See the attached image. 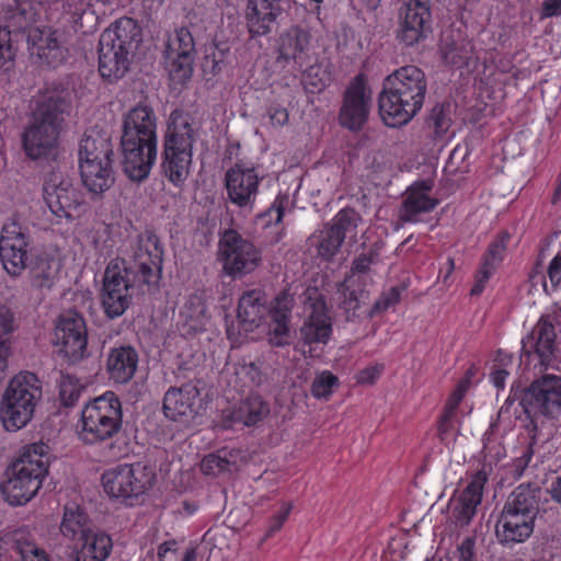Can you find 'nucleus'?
<instances>
[{
	"instance_id": "obj_1",
	"label": "nucleus",
	"mask_w": 561,
	"mask_h": 561,
	"mask_svg": "<svg viewBox=\"0 0 561 561\" xmlns=\"http://www.w3.org/2000/svg\"><path fill=\"white\" fill-rule=\"evenodd\" d=\"M157 116L148 105L130 108L123 118L121 147L124 171L127 176L140 182L148 178L157 159Z\"/></svg>"
},
{
	"instance_id": "obj_2",
	"label": "nucleus",
	"mask_w": 561,
	"mask_h": 561,
	"mask_svg": "<svg viewBox=\"0 0 561 561\" xmlns=\"http://www.w3.org/2000/svg\"><path fill=\"white\" fill-rule=\"evenodd\" d=\"M426 78L416 66H403L383 81L379 111L391 127L408 124L422 108L426 94Z\"/></svg>"
},
{
	"instance_id": "obj_3",
	"label": "nucleus",
	"mask_w": 561,
	"mask_h": 561,
	"mask_svg": "<svg viewBox=\"0 0 561 561\" xmlns=\"http://www.w3.org/2000/svg\"><path fill=\"white\" fill-rule=\"evenodd\" d=\"M196 129L188 114L175 110L170 114L164 137L162 170L175 186H184L193 163Z\"/></svg>"
},
{
	"instance_id": "obj_4",
	"label": "nucleus",
	"mask_w": 561,
	"mask_h": 561,
	"mask_svg": "<svg viewBox=\"0 0 561 561\" xmlns=\"http://www.w3.org/2000/svg\"><path fill=\"white\" fill-rule=\"evenodd\" d=\"M66 108L67 103L61 96L44 98L23 133V148L28 158L33 160L55 158L61 115Z\"/></svg>"
},
{
	"instance_id": "obj_5",
	"label": "nucleus",
	"mask_w": 561,
	"mask_h": 561,
	"mask_svg": "<svg viewBox=\"0 0 561 561\" xmlns=\"http://www.w3.org/2000/svg\"><path fill=\"white\" fill-rule=\"evenodd\" d=\"M42 398L38 378L22 371L10 379L0 399V421L7 432L24 428L33 419Z\"/></svg>"
},
{
	"instance_id": "obj_6",
	"label": "nucleus",
	"mask_w": 561,
	"mask_h": 561,
	"mask_svg": "<svg viewBox=\"0 0 561 561\" xmlns=\"http://www.w3.org/2000/svg\"><path fill=\"white\" fill-rule=\"evenodd\" d=\"M139 34L137 23L130 18L117 20L101 34L99 71L103 78L117 80L126 73L128 55Z\"/></svg>"
},
{
	"instance_id": "obj_7",
	"label": "nucleus",
	"mask_w": 561,
	"mask_h": 561,
	"mask_svg": "<svg viewBox=\"0 0 561 561\" xmlns=\"http://www.w3.org/2000/svg\"><path fill=\"white\" fill-rule=\"evenodd\" d=\"M122 421L123 411L118 397L106 391L83 405L77 424L78 438L87 445L102 443L119 432Z\"/></svg>"
},
{
	"instance_id": "obj_8",
	"label": "nucleus",
	"mask_w": 561,
	"mask_h": 561,
	"mask_svg": "<svg viewBox=\"0 0 561 561\" xmlns=\"http://www.w3.org/2000/svg\"><path fill=\"white\" fill-rule=\"evenodd\" d=\"M538 503L534 492L519 485L507 499L495 526L500 542L511 545L526 541L533 534Z\"/></svg>"
},
{
	"instance_id": "obj_9",
	"label": "nucleus",
	"mask_w": 561,
	"mask_h": 561,
	"mask_svg": "<svg viewBox=\"0 0 561 561\" xmlns=\"http://www.w3.org/2000/svg\"><path fill=\"white\" fill-rule=\"evenodd\" d=\"M217 260L231 278L252 274L262 264V251L236 230H226L218 241Z\"/></svg>"
},
{
	"instance_id": "obj_10",
	"label": "nucleus",
	"mask_w": 561,
	"mask_h": 561,
	"mask_svg": "<svg viewBox=\"0 0 561 561\" xmlns=\"http://www.w3.org/2000/svg\"><path fill=\"white\" fill-rule=\"evenodd\" d=\"M136 275L125 260L116 257L107 264L101 290V302L111 319L121 317L130 306Z\"/></svg>"
},
{
	"instance_id": "obj_11",
	"label": "nucleus",
	"mask_w": 561,
	"mask_h": 561,
	"mask_svg": "<svg viewBox=\"0 0 561 561\" xmlns=\"http://www.w3.org/2000/svg\"><path fill=\"white\" fill-rule=\"evenodd\" d=\"M104 492L112 499L127 501L138 499L151 489L154 473L141 463L121 465L102 474Z\"/></svg>"
},
{
	"instance_id": "obj_12",
	"label": "nucleus",
	"mask_w": 561,
	"mask_h": 561,
	"mask_svg": "<svg viewBox=\"0 0 561 561\" xmlns=\"http://www.w3.org/2000/svg\"><path fill=\"white\" fill-rule=\"evenodd\" d=\"M44 201L58 222H70L87 211L82 193L69 179L53 175L44 185Z\"/></svg>"
},
{
	"instance_id": "obj_13",
	"label": "nucleus",
	"mask_w": 561,
	"mask_h": 561,
	"mask_svg": "<svg viewBox=\"0 0 561 561\" xmlns=\"http://www.w3.org/2000/svg\"><path fill=\"white\" fill-rule=\"evenodd\" d=\"M30 238L25 229L15 220H8L0 236V261L12 276H19L28 261Z\"/></svg>"
},
{
	"instance_id": "obj_14",
	"label": "nucleus",
	"mask_w": 561,
	"mask_h": 561,
	"mask_svg": "<svg viewBox=\"0 0 561 561\" xmlns=\"http://www.w3.org/2000/svg\"><path fill=\"white\" fill-rule=\"evenodd\" d=\"M88 334L84 319L77 312L62 313L55 329V346L70 362L81 359L87 351Z\"/></svg>"
},
{
	"instance_id": "obj_15",
	"label": "nucleus",
	"mask_w": 561,
	"mask_h": 561,
	"mask_svg": "<svg viewBox=\"0 0 561 561\" xmlns=\"http://www.w3.org/2000/svg\"><path fill=\"white\" fill-rule=\"evenodd\" d=\"M528 407L535 414L549 420L561 417V376L545 374L527 390Z\"/></svg>"
},
{
	"instance_id": "obj_16",
	"label": "nucleus",
	"mask_w": 561,
	"mask_h": 561,
	"mask_svg": "<svg viewBox=\"0 0 561 561\" xmlns=\"http://www.w3.org/2000/svg\"><path fill=\"white\" fill-rule=\"evenodd\" d=\"M28 50L42 64L50 67L61 65L68 56L62 34L50 26H34L27 32Z\"/></svg>"
},
{
	"instance_id": "obj_17",
	"label": "nucleus",
	"mask_w": 561,
	"mask_h": 561,
	"mask_svg": "<svg viewBox=\"0 0 561 561\" xmlns=\"http://www.w3.org/2000/svg\"><path fill=\"white\" fill-rule=\"evenodd\" d=\"M263 175L254 167L236 164L226 172V188L229 201L240 208L252 210Z\"/></svg>"
},
{
	"instance_id": "obj_18",
	"label": "nucleus",
	"mask_w": 561,
	"mask_h": 561,
	"mask_svg": "<svg viewBox=\"0 0 561 561\" xmlns=\"http://www.w3.org/2000/svg\"><path fill=\"white\" fill-rule=\"evenodd\" d=\"M305 310L308 317L300 330L302 340L310 345L327 344L332 334V320L317 289L307 290Z\"/></svg>"
},
{
	"instance_id": "obj_19",
	"label": "nucleus",
	"mask_w": 561,
	"mask_h": 561,
	"mask_svg": "<svg viewBox=\"0 0 561 561\" xmlns=\"http://www.w3.org/2000/svg\"><path fill=\"white\" fill-rule=\"evenodd\" d=\"M439 201L434 194V182L421 180L412 183L403 195L399 211L400 219L404 222L416 224L422 216L433 211Z\"/></svg>"
},
{
	"instance_id": "obj_20",
	"label": "nucleus",
	"mask_w": 561,
	"mask_h": 561,
	"mask_svg": "<svg viewBox=\"0 0 561 561\" xmlns=\"http://www.w3.org/2000/svg\"><path fill=\"white\" fill-rule=\"evenodd\" d=\"M430 16L427 0H405L400 11L399 41L407 46L420 43L425 37Z\"/></svg>"
},
{
	"instance_id": "obj_21",
	"label": "nucleus",
	"mask_w": 561,
	"mask_h": 561,
	"mask_svg": "<svg viewBox=\"0 0 561 561\" xmlns=\"http://www.w3.org/2000/svg\"><path fill=\"white\" fill-rule=\"evenodd\" d=\"M370 106V91L362 79H355L345 92L344 103L340 112L341 125L351 130L362 128L368 118Z\"/></svg>"
},
{
	"instance_id": "obj_22",
	"label": "nucleus",
	"mask_w": 561,
	"mask_h": 561,
	"mask_svg": "<svg viewBox=\"0 0 561 561\" xmlns=\"http://www.w3.org/2000/svg\"><path fill=\"white\" fill-rule=\"evenodd\" d=\"M199 388L188 382L180 388H170L163 398V412L168 419L184 421L197 414L201 408Z\"/></svg>"
},
{
	"instance_id": "obj_23",
	"label": "nucleus",
	"mask_w": 561,
	"mask_h": 561,
	"mask_svg": "<svg viewBox=\"0 0 561 561\" xmlns=\"http://www.w3.org/2000/svg\"><path fill=\"white\" fill-rule=\"evenodd\" d=\"M43 479L23 468L12 466L8 478L1 485L5 501L11 505H24L30 502L42 488Z\"/></svg>"
},
{
	"instance_id": "obj_24",
	"label": "nucleus",
	"mask_w": 561,
	"mask_h": 561,
	"mask_svg": "<svg viewBox=\"0 0 561 561\" xmlns=\"http://www.w3.org/2000/svg\"><path fill=\"white\" fill-rule=\"evenodd\" d=\"M486 482L484 472H477L465 490L450 501V516L456 525L467 526L477 513L482 501L483 488Z\"/></svg>"
},
{
	"instance_id": "obj_25",
	"label": "nucleus",
	"mask_w": 561,
	"mask_h": 561,
	"mask_svg": "<svg viewBox=\"0 0 561 561\" xmlns=\"http://www.w3.org/2000/svg\"><path fill=\"white\" fill-rule=\"evenodd\" d=\"M370 264L371 259L369 256L359 255L353 263L352 275L341 285L342 304L347 312H355L368 299V291L362 288L360 284L363 282V274L368 271Z\"/></svg>"
},
{
	"instance_id": "obj_26",
	"label": "nucleus",
	"mask_w": 561,
	"mask_h": 561,
	"mask_svg": "<svg viewBox=\"0 0 561 561\" xmlns=\"http://www.w3.org/2000/svg\"><path fill=\"white\" fill-rule=\"evenodd\" d=\"M280 12V0H249L245 14L249 32L254 36L266 35Z\"/></svg>"
},
{
	"instance_id": "obj_27",
	"label": "nucleus",
	"mask_w": 561,
	"mask_h": 561,
	"mask_svg": "<svg viewBox=\"0 0 561 561\" xmlns=\"http://www.w3.org/2000/svg\"><path fill=\"white\" fill-rule=\"evenodd\" d=\"M79 162L113 161V145L110 136L98 129L84 131L79 145Z\"/></svg>"
},
{
	"instance_id": "obj_28",
	"label": "nucleus",
	"mask_w": 561,
	"mask_h": 561,
	"mask_svg": "<svg viewBox=\"0 0 561 561\" xmlns=\"http://www.w3.org/2000/svg\"><path fill=\"white\" fill-rule=\"evenodd\" d=\"M294 299L288 293H280L274 301L270 313L272 324L270 328V342L276 346L285 345L289 342L288 321Z\"/></svg>"
},
{
	"instance_id": "obj_29",
	"label": "nucleus",
	"mask_w": 561,
	"mask_h": 561,
	"mask_svg": "<svg viewBox=\"0 0 561 561\" xmlns=\"http://www.w3.org/2000/svg\"><path fill=\"white\" fill-rule=\"evenodd\" d=\"M84 187L94 195H101L114 183L113 161L79 162Z\"/></svg>"
},
{
	"instance_id": "obj_30",
	"label": "nucleus",
	"mask_w": 561,
	"mask_h": 561,
	"mask_svg": "<svg viewBox=\"0 0 561 561\" xmlns=\"http://www.w3.org/2000/svg\"><path fill=\"white\" fill-rule=\"evenodd\" d=\"M138 365V354L130 346L113 348L106 360L110 378L117 383L128 382L135 375Z\"/></svg>"
},
{
	"instance_id": "obj_31",
	"label": "nucleus",
	"mask_w": 561,
	"mask_h": 561,
	"mask_svg": "<svg viewBox=\"0 0 561 561\" xmlns=\"http://www.w3.org/2000/svg\"><path fill=\"white\" fill-rule=\"evenodd\" d=\"M267 299L260 289H252L244 293L238 306V319L245 331L259 327L267 312Z\"/></svg>"
},
{
	"instance_id": "obj_32",
	"label": "nucleus",
	"mask_w": 561,
	"mask_h": 561,
	"mask_svg": "<svg viewBox=\"0 0 561 561\" xmlns=\"http://www.w3.org/2000/svg\"><path fill=\"white\" fill-rule=\"evenodd\" d=\"M79 542L77 561H104L113 548L112 538L94 529H91Z\"/></svg>"
},
{
	"instance_id": "obj_33",
	"label": "nucleus",
	"mask_w": 561,
	"mask_h": 561,
	"mask_svg": "<svg viewBox=\"0 0 561 561\" xmlns=\"http://www.w3.org/2000/svg\"><path fill=\"white\" fill-rule=\"evenodd\" d=\"M310 47V34L302 28L291 27L279 38V56L302 64Z\"/></svg>"
},
{
	"instance_id": "obj_34",
	"label": "nucleus",
	"mask_w": 561,
	"mask_h": 561,
	"mask_svg": "<svg viewBox=\"0 0 561 561\" xmlns=\"http://www.w3.org/2000/svg\"><path fill=\"white\" fill-rule=\"evenodd\" d=\"M49 451V446L42 442L26 445L13 465L44 480L48 472Z\"/></svg>"
},
{
	"instance_id": "obj_35",
	"label": "nucleus",
	"mask_w": 561,
	"mask_h": 561,
	"mask_svg": "<svg viewBox=\"0 0 561 561\" xmlns=\"http://www.w3.org/2000/svg\"><path fill=\"white\" fill-rule=\"evenodd\" d=\"M556 329L549 318L541 317L527 341H523L525 350L529 343L535 346V352L540 357L541 363L549 360L554 351Z\"/></svg>"
},
{
	"instance_id": "obj_36",
	"label": "nucleus",
	"mask_w": 561,
	"mask_h": 561,
	"mask_svg": "<svg viewBox=\"0 0 561 561\" xmlns=\"http://www.w3.org/2000/svg\"><path fill=\"white\" fill-rule=\"evenodd\" d=\"M267 413L266 403L260 397L251 396L233 411L225 412V417L229 421V425L240 423L249 426L261 421Z\"/></svg>"
},
{
	"instance_id": "obj_37",
	"label": "nucleus",
	"mask_w": 561,
	"mask_h": 561,
	"mask_svg": "<svg viewBox=\"0 0 561 561\" xmlns=\"http://www.w3.org/2000/svg\"><path fill=\"white\" fill-rule=\"evenodd\" d=\"M91 529L89 517L79 506L67 505L65 507L60 524L64 537L72 541H80Z\"/></svg>"
},
{
	"instance_id": "obj_38",
	"label": "nucleus",
	"mask_w": 561,
	"mask_h": 561,
	"mask_svg": "<svg viewBox=\"0 0 561 561\" xmlns=\"http://www.w3.org/2000/svg\"><path fill=\"white\" fill-rule=\"evenodd\" d=\"M180 321L186 332H197L205 328L208 317L201 296H191L180 310Z\"/></svg>"
},
{
	"instance_id": "obj_39",
	"label": "nucleus",
	"mask_w": 561,
	"mask_h": 561,
	"mask_svg": "<svg viewBox=\"0 0 561 561\" xmlns=\"http://www.w3.org/2000/svg\"><path fill=\"white\" fill-rule=\"evenodd\" d=\"M311 245L317 249L318 254L330 260L340 250L343 241L336 229H333L331 225H325L322 229L317 231L310 238Z\"/></svg>"
},
{
	"instance_id": "obj_40",
	"label": "nucleus",
	"mask_w": 561,
	"mask_h": 561,
	"mask_svg": "<svg viewBox=\"0 0 561 561\" xmlns=\"http://www.w3.org/2000/svg\"><path fill=\"white\" fill-rule=\"evenodd\" d=\"M136 260L144 273H150L153 268H159L162 262V249L158 244L156 237H147L139 242L136 252Z\"/></svg>"
},
{
	"instance_id": "obj_41",
	"label": "nucleus",
	"mask_w": 561,
	"mask_h": 561,
	"mask_svg": "<svg viewBox=\"0 0 561 561\" xmlns=\"http://www.w3.org/2000/svg\"><path fill=\"white\" fill-rule=\"evenodd\" d=\"M58 263L54 260L39 259L30 271L31 286L38 290L50 289L54 285Z\"/></svg>"
},
{
	"instance_id": "obj_42",
	"label": "nucleus",
	"mask_w": 561,
	"mask_h": 561,
	"mask_svg": "<svg viewBox=\"0 0 561 561\" xmlns=\"http://www.w3.org/2000/svg\"><path fill=\"white\" fill-rule=\"evenodd\" d=\"M15 323L11 310L4 306H0V381L4 378L8 367V357L10 348L8 336L14 331Z\"/></svg>"
},
{
	"instance_id": "obj_43",
	"label": "nucleus",
	"mask_w": 561,
	"mask_h": 561,
	"mask_svg": "<svg viewBox=\"0 0 561 561\" xmlns=\"http://www.w3.org/2000/svg\"><path fill=\"white\" fill-rule=\"evenodd\" d=\"M360 224L362 217L355 210L342 209L334 216L330 225L333 229H336L342 241L345 239L356 241Z\"/></svg>"
},
{
	"instance_id": "obj_44",
	"label": "nucleus",
	"mask_w": 561,
	"mask_h": 561,
	"mask_svg": "<svg viewBox=\"0 0 561 561\" xmlns=\"http://www.w3.org/2000/svg\"><path fill=\"white\" fill-rule=\"evenodd\" d=\"M192 55H168L165 54V69L170 80L175 84L186 82L193 72Z\"/></svg>"
},
{
	"instance_id": "obj_45",
	"label": "nucleus",
	"mask_w": 561,
	"mask_h": 561,
	"mask_svg": "<svg viewBox=\"0 0 561 561\" xmlns=\"http://www.w3.org/2000/svg\"><path fill=\"white\" fill-rule=\"evenodd\" d=\"M225 541V536L219 529L208 530L196 549H192L185 553L183 561H208L209 556L206 552L211 547H219Z\"/></svg>"
},
{
	"instance_id": "obj_46",
	"label": "nucleus",
	"mask_w": 561,
	"mask_h": 561,
	"mask_svg": "<svg viewBox=\"0 0 561 561\" xmlns=\"http://www.w3.org/2000/svg\"><path fill=\"white\" fill-rule=\"evenodd\" d=\"M18 34L8 27H0V69L9 67L18 53Z\"/></svg>"
},
{
	"instance_id": "obj_47",
	"label": "nucleus",
	"mask_w": 561,
	"mask_h": 561,
	"mask_svg": "<svg viewBox=\"0 0 561 561\" xmlns=\"http://www.w3.org/2000/svg\"><path fill=\"white\" fill-rule=\"evenodd\" d=\"M83 390L81 381L71 375H65L59 381V399L65 407H72Z\"/></svg>"
},
{
	"instance_id": "obj_48",
	"label": "nucleus",
	"mask_w": 561,
	"mask_h": 561,
	"mask_svg": "<svg viewBox=\"0 0 561 561\" xmlns=\"http://www.w3.org/2000/svg\"><path fill=\"white\" fill-rule=\"evenodd\" d=\"M193 37L185 27L176 30L168 41L165 54L168 55H192Z\"/></svg>"
},
{
	"instance_id": "obj_49",
	"label": "nucleus",
	"mask_w": 561,
	"mask_h": 561,
	"mask_svg": "<svg viewBox=\"0 0 561 561\" xmlns=\"http://www.w3.org/2000/svg\"><path fill=\"white\" fill-rule=\"evenodd\" d=\"M337 383L339 379L336 376L329 370H323L316 375L311 386V393L317 399L328 400Z\"/></svg>"
},
{
	"instance_id": "obj_50",
	"label": "nucleus",
	"mask_w": 561,
	"mask_h": 561,
	"mask_svg": "<svg viewBox=\"0 0 561 561\" xmlns=\"http://www.w3.org/2000/svg\"><path fill=\"white\" fill-rule=\"evenodd\" d=\"M301 80L306 91L310 93H319L324 89L328 77L320 66L313 65L302 73Z\"/></svg>"
},
{
	"instance_id": "obj_51",
	"label": "nucleus",
	"mask_w": 561,
	"mask_h": 561,
	"mask_svg": "<svg viewBox=\"0 0 561 561\" xmlns=\"http://www.w3.org/2000/svg\"><path fill=\"white\" fill-rule=\"evenodd\" d=\"M510 240V234L504 232L500 234L489 247L488 253L483 260V262H490L489 265L496 268L499 263L502 261L507 243Z\"/></svg>"
},
{
	"instance_id": "obj_52",
	"label": "nucleus",
	"mask_w": 561,
	"mask_h": 561,
	"mask_svg": "<svg viewBox=\"0 0 561 561\" xmlns=\"http://www.w3.org/2000/svg\"><path fill=\"white\" fill-rule=\"evenodd\" d=\"M230 465L231 462L227 459L226 455L210 454L202 460L201 468L206 474H217L230 470Z\"/></svg>"
},
{
	"instance_id": "obj_53",
	"label": "nucleus",
	"mask_w": 561,
	"mask_h": 561,
	"mask_svg": "<svg viewBox=\"0 0 561 561\" xmlns=\"http://www.w3.org/2000/svg\"><path fill=\"white\" fill-rule=\"evenodd\" d=\"M499 360L501 362L499 365L495 364L493 370L490 374V380L494 387L497 389H504L506 378L510 375V371L506 369V366L512 363V356L499 354Z\"/></svg>"
},
{
	"instance_id": "obj_54",
	"label": "nucleus",
	"mask_w": 561,
	"mask_h": 561,
	"mask_svg": "<svg viewBox=\"0 0 561 561\" xmlns=\"http://www.w3.org/2000/svg\"><path fill=\"white\" fill-rule=\"evenodd\" d=\"M19 552L21 561H50L45 550L34 542H20Z\"/></svg>"
},
{
	"instance_id": "obj_55",
	"label": "nucleus",
	"mask_w": 561,
	"mask_h": 561,
	"mask_svg": "<svg viewBox=\"0 0 561 561\" xmlns=\"http://www.w3.org/2000/svg\"><path fill=\"white\" fill-rule=\"evenodd\" d=\"M467 390V382L462 381L458 385V387L454 390V392L450 394L449 399L447 400L446 407H445V413L443 416L444 421H447L453 413L458 408L459 403L461 402L465 392Z\"/></svg>"
},
{
	"instance_id": "obj_56",
	"label": "nucleus",
	"mask_w": 561,
	"mask_h": 561,
	"mask_svg": "<svg viewBox=\"0 0 561 561\" xmlns=\"http://www.w3.org/2000/svg\"><path fill=\"white\" fill-rule=\"evenodd\" d=\"M490 262H482L477 276L476 283L471 288V295H480L484 290V286L495 271L494 267L489 265Z\"/></svg>"
},
{
	"instance_id": "obj_57",
	"label": "nucleus",
	"mask_w": 561,
	"mask_h": 561,
	"mask_svg": "<svg viewBox=\"0 0 561 561\" xmlns=\"http://www.w3.org/2000/svg\"><path fill=\"white\" fill-rule=\"evenodd\" d=\"M289 206V197L286 195H278L267 210L266 215L274 219L275 224L282 221L286 209Z\"/></svg>"
},
{
	"instance_id": "obj_58",
	"label": "nucleus",
	"mask_w": 561,
	"mask_h": 561,
	"mask_svg": "<svg viewBox=\"0 0 561 561\" xmlns=\"http://www.w3.org/2000/svg\"><path fill=\"white\" fill-rule=\"evenodd\" d=\"M266 116L270 125L273 127H282L286 125L289 119L288 111L279 105L270 106Z\"/></svg>"
},
{
	"instance_id": "obj_59",
	"label": "nucleus",
	"mask_w": 561,
	"mask_h": 561,
	"mask_svg": "<svg viewBox=\"0 0 561 561\" xmlns=\"http://www.w3.org/2000/svg\"><path fill=\"white\" fill-rule=\"evenodd\" d=\"M291 510H293V504L291 503H284L280 506L278 512L275 513V515L273 516V518L271 520V524H270V527H268V530H267V535L268 536L273 535L274 533L278 531L282 528L283 524L288 518Z\"/></svg>"
},
{
	"instance_id": "obj_60",
	"label": "nucleus",
	"mask_w": 561,
	"mask_h": 561,
	"mask_svg": "<svg viewBox=\"0 0 561 561\" xmlns=\"http://www.w3.org/2000/svg\"><path fill=\"white\" fill-rule=\"evenodd\" d=\"M548 278L553 290L561 289V254H557L548 265Z\"/></svg>"
},
{
	"instance_id": "obj_61",
	"label": "nucleus",
	"mask_w": 561,
	"mask_h": 561,
	"mask_svg": "<svg viewBox=\"0 0 561 561\" xmlns=\"http://www.w3.org/2000/svg\"><path fill=\"white\" fill-rule=\"evenodd\" d=\"M382 370H383L382 364L370 365V366L362 369L357 374L356 380L358 383L371 385L380 377Z\"/></svg>"
},
{
	"instance_id": "obj_62",
	"label": "nucleus",
	"mask_w": 561,
	"mask_h": 561,
	"mask_svg": "<svg viewBox=\"0 0 561 561\" xmlns=\"http://www.w3.org/2000/svg\"><path fill=\"white\" fill-rule=\"evenodd\" d=\"M179 543L176 540L171 539L162 542L158 547V559L159 561H172L175 559Z\"/></svg>"
},
{
	"instance_id": "obj_63",
	"label": "nucleus",
	"mask_w": 561,
	"mask_h": 561,
	"mask_svg": "<svg viewBox=\"0 0 561 561\" xmlns=\"http://www.w3.org/2000/svg\"><path fill=\"white\" fill-rule=\"evenodd\" d=\"M400 300V290L397 287L390 288L383 296L376 302V308L386 310L396 305Z\"/></svg>"
},
{
	"instance_id": "obj_64",
	"label": "nucleus",
	"mask_w": 561,
	"mask_h": 561,
	"mask_svg": "<svg viewBox=\"0 0 561 561\" xmlns=\"http://www.w3.org/2000/svg\"><path fill=\"white\" fill-rule=\"evenodd\" d=\"M458 561H474V540L466 538L458 547Z\"/></svg>"
}]
</instances>
